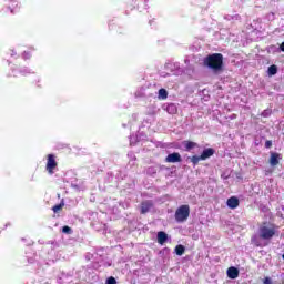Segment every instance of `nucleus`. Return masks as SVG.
Returning <instances> with one entry per match:
<instances>
[{"mask_svg":"<svg viewBox=\"0 0 284 284\" xmlns=\"http://www.w3.org/2000/svg\"><path fill=\"white\" fill-rule=\"evenodd\" d=\"M106 284H116V278H114V277H109L108 280H106Z\"/></svg>","mask_w":284,"mask_h":284,"instance_id":"6ab92c4d","label":"nucleus"},{"mask_svg":"<svg viewBox=\"0 0 284 284\" xmlns=\"http://www.w3.org/2000/svg\"><path fill=\"white\" fill-rule=\"evenodd\" d=\"M170 108H174V104L169 105V110H170Z\"/></svg>","mask_w":284,"mask_h":284,"instance_id":"b1692460","label":"nucleus"},{"mask_svg":"<svg viewBox=\"0 0 284 284\" xmlns=\"http://www.w3.org/2000/svg\"><path fill=\"white\" fill-rule=\"evenodd\" d=\"M280 50H281L282 52H284V42L281 43Z\"/></svg>","mask_w":284,"mask_h":284,"instance_id":"5701e85b","label":"nucleus"},{"mask_svg":"<svg viewBox=\"0 0 284 284\" xmlns=\"http://www.w3.org/2000/svg\"><path fill=\"white\" fill-rule=\"evenodd\" d=\"M226 274L229 276V278H239V268L231 266L227 268Z\"/></svg>","mask_w":284,"mask_h":284,"instance_id":"9d476101","label":"nucleus"},{"mask_svg":"<svg viewBox=\"0 0 284 284\" xmlns=\"http://www.w3.org/2000/svg\"><path fill=\"white\" fill-rule=\"evenodd\" d=\"M265 148H266V149L272 148V140H267V141L265 142Z\"/></svg>","mask_w":284,"mask_h":284,"instance_id":"aec40b11","label":"nucleus"},{"mask_svg":"<svg viewBox=\"0 0 284 284\" xmlns=\"http://www.w3.org/2000/svg\"><path fill=\"white\" fill-rule=\"evenodd\" d=\"M166 163H181V153L174 152L165 158Z\"/></svg>","mask_w":284,"mask_h":284,"instance_id":"39448f33","label":"nucleus"},{"mask_svg":"<svg viewBox=\"0 0 284 284\" xmlns=\"http://www.w3.org/2000/svg\"><path fill=\"white\" fill-rule=\"evenodd\" d=\"M199 161H203V159H201V155L200 156L193 155L191 158V162L193 163V165H199Z\"/></svg>","mask_w":284,"mask_h":284,"instance_id":"f3484780","label":"nucleus"},{"mask_svg":"<svg viewBox=\"0 0 284 284\" xmlns=\"http://www.w3.org/2000/svg\"><path fill=\"white\" fill-rule=\"evenodd\" d=\"M175 254L178 256H183V254H185V246L179 244L175 246Z\"/></svg>","mask_w":284,"mask_h":284,"instance_id":"f8f14e48","label":"nucleus"},{"mask_svg":"<svg viewBox=\"0 0 284 284\" xmlns=\"http://www.w3.org/2000/svg\"><path fill=\"white\" fill-rule=\"evenodd\" d=\"M190 219V205L183 204L175 211V221L178 223H185Z\"/></svg>","mask_w":284,"mask_h":284,"instance_id":"7ed1b4c3","label":"nucleus"},{"mask_svg":"<svg viewBox=\"0 0 284 284\" xmlns=\"http://www.w3.org/2000/svg\"><path fill=\"white\" fill-rule=\"evenodd\" d=\"M264 284H272V280L270 277L264 278Z\"/></svg>","mask_w":284,"mask_h":284,"instance_id":"412c9836","label":"nucleus"},{"mask_svg":"<svg viewBox=\"0 0 284 284\" xmlns=\"http://www.w3.org/2000/svg\"><path fill=\"white\" fill-rule=\"evenodd\" d=\"M252 243H254V245H256V247H261V244L258 242H256L255 240H252Z\"/></svg>","mask_w":284,"mask_h":284,"instance_id":"4be33fe9","label":"nucleus"},{"mask_svg":"<svg viewBox=\"0 0 284 284\" xmlns=\"http://www.w3.org/2000/svg\"><path fill=\"white\" fill-rule=\"evenodd\" d=\"M152 205H154L152 200L143 201L141 203V214H148V212H150V207H152Z\"/></svg>","mask_w":284,"mask_h":284,"instance_id":"0eeeda50","label":"nucleus"},{"mask_svg":"<svg viewBox=\"0 0 284 284\" xmlns=\"http://www.w3.org/2000/svg\"><path fill=\"white\" fill-rule=\"evenodd\" d=\"M226 205H227V207H230V210H236V207H239V205H240L239 197H236V196H231V197L226 201Z\"/></svg>","mask_w":284,"mask_h":284,"instance_id":"423d86ee","label":"nucleus"},{"mask_svg":"<svg viewBox=\"0 0 284 284\" xmlns=\"http://www.w3.org/2000/svg\"><path fill=\"white\" fill-rule=\"evenodd\" d=\"M204 65L213 70V72H221L223 70V55L221 53H212L204 58Z\"/></svg>","mask_w":284,"mask_h":284,"instance_id":"f257e3e1","label":"nucleus"},{"mask_svg":"<svg viewBox=\"0 0 284 284\" xmlns=\"http://www.w3.org/2000/svg\"><path fill=\"white\" fill-rule=\"evenodd\" d=\"M62 232L63 234H72V229L70 226H63Z\"/></svg>","mask_w":284,"mask_h":284,"instance_id":"a211bd4d","label":"nucleus"},{"mask_svg":"<svg viewBox=\"0 0 284 284\" xmlns=\"http://www.w3.org/2000/svg\"><path fill=\"white\" fill-rule=\"evenodd\" d=\"M196 142H192V141H186L184 142V146L185 149L190 152V150H194V148H196Z\"/></svg>","mask_w":284,"mask_h":284,"instance_id":"4468645a","label":"nucleus"},{"mask_svg":"<svg viewBox=\"0 0 284 284\" xmlns=\"http://www.w3.org/2000/svg\"><path fill=\"white\" fill-rule=\"evenodd\" d=\"M278 161H281V154L272 152L268 161L270 165H272V168H276V165H278Z\"/></svg>","mask_w":284,"mask_h":284,"instance_id":"6e6552de","label":"nucleus"},{"mask_svg":"<svg viewBox=\"0 0 284 284\" xmlns=\"http://www.w3.org/2000/svg\"><path fill=\"white\" fill-rule=\"evenodd\" d=\"M159 97H160V99H168V90L160 89L159 90Z\"/></svg>","mask_w":284,"mask_h":284,"instance_id":"dca6fc26","label":"nucleus"},{"mask_svg":"<svg viewBox=\"0 0 284 284\" xmlns=\"http://www.w3.org/2000/svg\"><path fill=\"white\" fill-rule=\"evenodd\" d=\"M260 239H263V241H270L274 239L276 234V229L270 227L267 225V222H264L260 229H258Z\"/></svg>","mask_w":284,"mask_h":284,"instance_id":"f03ea898","label":"nucleus"},{"mask_svg":"<svg viewBox=\"0 0 284 284\" xmlns=\"http://www.w3.org/2000/svg\"><path fill=\"white\" fill-rule=\"evenodd\" d=\"M59 163L57 162V155L54 154H48L47 155V165L45 170L48 174L52 175L54 174V170H57Z\"/></svg>","mask_w":284,"mask_h":284,"instance_id":"20e7f679","label":"nucleus"},{"mask_svg":"<svg viewBox=\"0 0 284 284\" xmlns=\"http://www.w3.org/2000/svg\"><path fill=\"white\" fill-rule=\"evenodd\" d=\"M278 72V67L275 64L268 67V77H274Z\"/></svg>","mask_w":284,"mask_h":284,"instance_id":"ddd939ff","label":"nucleus"},{"mask_svg":"<svg viewBox=\"0 0 284 284\" xmlns=\"http://www.w3.org/2000/svg\"><path fill=\"white\" fill-rule=\"evenodd\" d=\"M168 242V233L160 231L158 232V243L164 245Z\"/></svg>","mask_w":284,"mask_h":284,"instance_id":"9b49d317","label":"nucleus"},{"mask_svg":"<svg viewBox=\"0 0 284 284\" xmlns=\"http://www.w3.org/2000/svg\"><path fill=\"white\" fill-rule=\"evenodd\" d=\"M65 203L61 202L60 204H57L52 207V211L54 212V214L61 212V210H63Z\"/></svg>","mask_w":284,"mask_h":284,"instance_id":"2eb2a0df","label":"nucleus"},{"mask_svg":"<svg viewBox=\"0 0 284 284\" xmlns=\"http://www.w3.org/2000/svg\"><path fill=\"white\" fill-rule=\"evenodd\" d=\"M214 149L207 148L201 153L202 161H206V159H210V156H214Z\"/></svg>","mask_w":284,"mask_h":284,"instance_id":"1a4fd4ad","label":"nucleus"}]
</instances>
